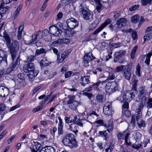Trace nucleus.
Returning <instances> with one entry per match:
<instances>
[{
  "label": "nucleus",
  "mask_w": 152,
  "mask_h": 152,
  "mask_svg": "<svg viewBox=\"0 0 152 152\" xmlns=\"http://www.w3.org/2000/svg\"><path fill=\"white\" fill-rule=\"evenodd\" d=\"M102 71L101 68H97L93 71V73L95 75L99 74L100 72Z\"/></svg>",
  "instance_id": "obj_55"
},
{
  "label": "nucleus",
  "mask_w": 152,
  "mask_h": 152,
  "mask_svg": "<svg viewBox=\"0 0 152 152\" xmlns=\"http://www.w3.org/2000/svg\"><path fill=\"white\" fill-rule=\"evenodd\" d=\"M23 70L25 72H28L27 75L30 78H33L37 76L38 71L35 69L34 64L32 63L25 64L23 67Z\"/></svg>",
  "instance_id": "obj_3"
},
{
  "label": "nucleus",
  "mask_w": 152,
  "mask_h": 152,
  "mask_svg": "<svg viewBox=\"0 0 152 152\" xmlns=\"http://www.w3.org/2000/svg\"><path fill=\"white\" fill-rule=\"evenodd\" d=\"M68 53L66 51L63 52L61 55V57L60 59H58V63H61L64 60L65 58L67 57Z\"/></svg>",
  "instance_id": "obj_29"
},
{
  "label": "nucleus",
  "mask_w": 152,
  "mask_h": 152,
  "mask_svg": "<svg viewBox=\"0 0 152 152\" xmlns=\"http://www.w3.org/2000/svg\"><path fill=\"white\" fill-rule=\"evenodd\" d=\"M130 135V133H128L125 135V143L128 146H130L131 144L129 140L128 139Z\"/></svg>",
  "instance_id": "obj_34"
},
{
  "label": "nucleus",
  "mask_w": 152,
  "mask_h": 152,
  "mask_svg": "<svg viewBox=\"0 0 152 152\" xmlns=\"http://www.w3.org/2000/svg\"><path fill=\"white\" fill-rule=\"evenodd\" d=\"M79 12L83 14V18L86 20H92L93 18V15L89 12L86 10L83 7L82 5L79 7Z\"/></svg>",
  "instance_id": "obj_7"
},
{
  "label": "nucleus",
  "mask_w": 152,
  "mask_h": 152,
  "mask_svg": "<svg viewBox=\"0 0 152 152\" xmlns=\"http://www.w3.org/2000/svg\"><path fill=\"white\" fill-rule=\"evenodd\" d=\"M82 82H81V85L83 86H84L86 84H87L90 82V81L89 79V77L87 76L83 77L81 78Z\"/></svg>",
  "instance_id": "obj_22"
},
{
  "label": "nucleus",
  "mask_w": 152,
  "mask_h": 152,
  "mask_svg": "<svg viewBox=\"0 0 152 152\" xmlns=\"http://www.w3.org/2000/svg\"><path fill=\"white\" fill-rule=\"evenodd\" d=\"M24 76L25 75L23 73H19L18 75V78L21 80H23L25 79Z\"/></svg>",
  "instance_id": "obj_59"
},
{
  "label": "nucleus",
  "mask_w": 152,
  "mask_h": 152,
  "mask_svg": "<svg viewBox=\"0 0 152 152\" xmlns=\"http://www.w3.org/2000/svg\"><path fill=\"white\" fill-rule=\"evenodd\" d=\"M138 99L136 100V102H139V104H145L146 98L145 96L147 93V91L144 87L141 86L138 89Z\"/></svg>",
  "instance_id": "obj_4"
},
{
  "label": "nucleus",
  "mask_w": 152,
  "mask_h": 152,
  "mask_svg": "<svg viewBox=\"0 0 152 152\" xmlns=\"http://www.w3.org/2000/svg\"><path fill=\"white\" fill-rule=\"evenodd\" d=\"M126 66L122 65L121 66H117L115 68L114 72H119L122 71V72L124 67H125Z\"/></svg>",
  "instance_id": "obj_36"
},
{
  "label": "nucleus",
  "mask_w": 152,
  "mask_h": 152,
  "mask_svg": "<svg viewBox=\"0 0 152 152\" xmlns=\"http://www.w3.org/2000/svg\"><path fill=\"white\" fill-rule=\"evenodd\" d=\"M141 70V67L139 64H138L136 67L135 73L138 77H140V71Z\"/></svg>",
  "instance_id": "obj_50"
},
{
  "label": "nucleus",
  "mask_w": 152,
  "mask_h": 152,
  "mask_svg": "<svg viewBox=\"0 0 152 152\" xmlns=\"http://www.w3.org/2000/svg\"><path fill=\"white\" fill-rule=\"evenodd\" d=\"M97 25V23L95 22H94L91 24L88 28L89 31H92L96 27Z\"/></svg>",
  "instance_id": "obj_46"
},
{
  "label": "nucleus",
  "mask_w": 152,
  "mask_h": 152,
  "mask_svg": "<svg viewBox=\"0 0 152 152\" xmlns=\"http://www.w3.org/2000/svg\"><path fill=\"white\" fill-rule=\"evenodd\" d=\"M147 107L148 109L152 108V98H149L147 102Z\"/></svg>",
  "instance_id": "obj_43"
},
{
  "label": "nucleus",
  "mask_w": 152,
  "mask_h": 152,
  "mask_svg": "<svg viewBox=\"0 0 152 152\" xmlns=\"http://www.w3.org/2000/svg\"><path fill=\"white\" fill-rule=\"evenodd\" d=\"M97 115L96 113L94 111H93L88 116V117H91L93 118H96L97 116Z\"/></svg>",
  "instance_id": "obj_62"
},
{
  "label": "nucleus",
  "mask_w": 152,
  "mask_h": 152,
  "mask_svg": "<svg viewBox=\"0 0 152 152\" xmlns=\"http://www.w3.org/2000/svg\"><path fill=\"white\" fill-rule=\"evenodd\" d=\"M49 32L52 35L56 37L60 36L62 31L55 25H52L49 28Z\"/></svg>",
  "instance_id": "obj_11"
},
{
  "label": "nucleus",
  "mask_w": 152,
  "mask_h": 152,
  "mask_svg": "<svg viewBox=\"0 0 152 152\" xmlns=\"http://www.w3.org/2000/svg\"><path fill=\"white\" fill-rule=\"evenodd\" d=\"M72 122L74 124L77 125L81 127L83 126V124L82 123V121L79 118H78L76 121L75 120L72 121Z\"/></svg>",
  "instance_id": "obj_40"
},
{
  "label": "nucleus",
  "mask_w": 152,
  "mask_h": 152,
  "mask_svg": "<svg viewBox=\"0 0 152 152\" xmlns=\"http://www.w3.org/2000/svg\"><path fill=\"white\" fill-rule=\"evenodd\" d=\"M23 28L24 26L22 25H21L19 27L17 35V38L18 40L21 39L22 31H23Z\"/></svg>",
  "instance_id": "obj_23"
},
{
  "label": "nucleus",
  "mask_w": 152,
  "mask_h": 152,
  "mask_svg": "<svg viewBox=\"0 0 152 152\" xmlns=\"http://www.w3.org/2000/svg\"><path fill=\"white\" fill-rule=\"evenodd\" d=\"M139 5H138L136 4L134 5L133 6L130 7L129 8V10L130 11H135L137 10L139 7Z\"/></svg>",
  "instance_id": "obj_52"
},
{
  "label": "nucleus",
  "mask_w": 152,
  "mask_h": 152,
  "mask_svg": "<svg viewBox=\"0 0 152 152\" xmlns=\"http://www.w3.org/2000/svg\"><path fill=\"white\" fill-rule=\"evenodd\" d=\"M49 62L46 58H44L40 62V65L41 67H44L47 66L49 64Z\"/></svg>",
  "instance_id": "obj_25"
},
{
  "label": "nucleus",
  "mask_w": 152,
  "mask_h": 152,
  "mask_svg": "<svg viewBox=\"0 0 152 152\" xmlns=\"http://www.w3.org/2000/svg\"><path fill=\"white\" fill-rule=\"evenodd\" d=\"M49 32L47 35H46L45 39L47 41H50L51 40V36L49 34Z\"/></svg>",
  "instance_id": "obj_57"
},
{
  "label": "nucleus",
  "mask_w": 152,
  "mask_h": 152,
  "mask_svg": "<svg viewBox=\"0 0 152 152\" xmlns=\"http://www.w3.org/2000/svg\"><path fill=\"white\" fill-rule=\"evenodd\" d=\"M6 41V44L7 47L9 49L11 55L13 62H14V58L17 54L19 50V43L16 40L12 41L11 42V39L9 35L4 31L2 36Z\"/></svg>",
  "instance_id": "obj_1"
},
{
  "label": "nucleus",
  "mask_w": 152,
  "mask_h": 152,
  "mask_svg": "<svg viewBox=\"0 0 152 152\" xmlns=\"http://www.w3.org/2000/svg\"><path fill=\"white\" fill-rule=\"evenodd\" d=\"M138 81V80L136 79H134L133 81V83L132 84V88L133 89H134V90H136V88Z\"/></svg>",
  "instance_id": "obj_53"
},
{
  "label": "nucleus",
  "mask_w": 152,
  "mask_h": 152,
  "mask_svg": "<svg viewBox=\"0 0 152 152\" xmlns=\"http://www.w3.org/2000/svg\"><path fill=\"white\" fill-rule=\"evenodd\" d=\"M111 104L110 102H106L103 107V113L104 114L109 116L112 115L113 113V111L111 107Z\"/></svg>",
  "instance_id": "obj_9"
},
{
  "label": "nucleus",
  "mask_w": 152,
  "mask_h": 152,
  "mask_svg": "<svg viewBox=\"0 0 152 152\" xmlns=\"http://www.w3.org/2000/svg\"><path fill=\"white\" fill-rule=\"evenodd\" d=\"M137 105L138 108L136 109V120L138 121L142 117V111L145 104H139Z\"/></svg>",
  "instance_id": "obj_13"
},
{
  "label": "nucleus",
  "mask_w": 152,
  "mask_h": 152,
  "mask_svg": "<svg viewBox=\"0 0 152 152\" xmlns=\"http://www.w3.org/2000/svg\"><path fill=\"white\" fill-rule=\"evenodd\" d=\"M113 146L114 144L113 143V142H111L110 143L109 147L105 149V151L107 152H111L113 149Z\"/></svg>",
  "instance_id": "obj_48"
},
{
  "label": "nucleus",
  "mask_w": 152,
  "mask_h": 152,
  "mask_svg": "<svg viewBox=\"0 0 152 152\" xmlns=\"http://www.w3.org/2000/svg\"><path fill=\"white\" fill-rule=\"evenodd\" d=\"M130 133L128 132V130H126L122 132H120L117 135V137L118 140H123L125 138V136L128 133Z\"/></svg>",
  "instance_id": "obj_21"
},
{
  "label": "nucleus",
  "mask_w": 152,
  "mask_h": 152,
  "mask_svg": "<svg viewBox=\"0 0 152 152\" xmlns=\"http://www.w3.org/2000/svg\"><path fill=\"white\" fill-rule=\"evenodd\" d=\"M78 105V103L76 101H73L72 103L68 106L72 110H75L77 109V107Z\"/></svg>",
  "instance_id": "obj_28"
},
{
  "label": "nucleus",
  "mask_w": 152,
  "mask_h": 152,
  "mask_svg": "<svg viewBox=\"0 0 152 152\" xmlns=\"http://www.w3.org/2000/svg\"><path fill=\"white\" fill-rule=\"evenodd\" d=\"M52 49L53 50L54 53L56 54L57 56V61H58V59L60 58V55L59 54V53L58 52V51L57 49L55 48H52Z\"/></svg>",
  "instance_id": "obj_54"
},
{
  "label": "nucleus",
  "mask_w": 152,
  "mask_h": 152,
  "mask_svg": "<svg viewBox=\"0 0 152 152\" xmlns=\"http://www.w3.org/2000/svg\"><path fill=\"white\" fill-rule=\"evenodd\" d=\"M45 150L47 152H55L54 148L52 147L45 146Z\"/></svg>",
  "instance_id": "obj_42"
},
{
  "label": "nucleus",
  "mask_w": 152,
  "mask_h": 152,
  "mask_svg": "<svg viewBox=\"0 0 152 152\" xmlns=\"http://www.w3.org/2000/svg\"><path fill=\"white\" fill-rule=\"evenodd\" d=\"M132 135L136 140H140L142 137L141 134L139 132L137 131L134 132Z\"/></svg>",
  "instance_id": "obj_30"
},
{
  "label": "nucleus",
  "mask_w": 152,
  "mask_h": 152,
  "mask_svg": "<svg viewBox=\"0 0 152 152\" xmlns=\"http://www.w3.org/2000/svg\"><path fill=\"white\" fill-rule=\"evenodd\" d=\"M131 35L134 40H135L137 38V35L136 31H133Z\"/></svg>",
  "instance_id": "obj_61"
},
{
  "label": "nucleus",
  "mask_w": 152,
  "mask_h": 152,
  "mask_svg": "<svg viewBox=\"0 0 152 152\" xmlns=\"http://www.w3.org/2000/svg\"><path fill=\"white\" fill-rule=\"evenodd\" d=\"M95 9L96 10V12L99 13L103 9L102 6L101 4H96Z\"/></svg>",
  "instance_id": "obj_39"
},
{
  "label": "nucleus",
  "mask_w": 152,
  "mask_h": 152,
  "mask_svg": "<svg viewBox=\"0 0 152 152\" xmlns=\"http://www.w3.org/2000/svg\"><path fill=\"white\" fill-rule=\"evenodd\" d=\"M121 57L118 53L117 52H115L114 54V57L113 59L114 62H117Z\"/></svg>",
  "instance_id": "obj_35"
},
{
  "label": "nucleus",
  "mask_w": 152,
  "mask_h": 152,
  "mask_svg": "<svg viewBox=\"0 0 152 152\" xmlns=\"http://www.w3.org/2000/svg\"><path fill=\"white\" fill-rule=\"evenodd\" d=\"M49 31L48 30H44L42 32V35L41 37H39V39H41L42 38H44L45 39V36L47 35Z\"/></svg>",
  "instance_id": "obj_45"
},
{
  "label": "nucleus",
  "mask_w": 152,
  "mask_h": 152,
  "mask_svg": "<svg viewBox=\"0 0 152 152\" xmlns=\"http://www.w3.org/2000/svg\"><path fill=\"white\" fill-rule=\"evenodd\" d=\"M118 86L115 81H110L108 82L105 86V90L109 94H111L117 91Z\"/></svg>",
  "instance_id": "obj_5"
},
{
  "label": "nucleus",
  "mask_w": 152,
  "mask_h": 152,
  "mask_svg": "<svg viewBox=\"0 0 152 152\" xmlns=\"http://www.w3.org/2000/svg\"><path fill=\"white\" fill-rule=\"evenodd\" d=\"M77 127H78V126H75L74 127V128L73 129L72 127L71 126H70L69 129H70V130L73 131V132L76 134L78 132V131L77 129Z\"/></svg>",
  "instance_id": "obj_56"
},
{
  "label": "nucleus",
  "mask_w": 152,
  "mask_h": 152,
  "mask_svg": "<svg viewBox=\"0 0 152 152\" xmlns=\"http://www.w3.org/2000/svg\"><path fill=\"white\" fill-rule=\"evenodd\" d=\"M62 142L64 145L69 146L71 148L78 146L77 142L76 140L74 134H67L64 137Z\"/></svg>",
  "instance_id": "obj_2"
},
{
  "label": "nucleus",
  "mask_w": 152,
  "mask_h": 152,
  "mask_svg": "<svg viewBox=\"0 0 152 152\" xmlns=\"http://www.w3.org/2000/svg\"><path fill=\"white\" fill-rule=\"evenodd\" d=\"M34 145L37 150H40V149L42 146V145L37 142L34 141Z\"/></svg>",
  "instance_id": "obj_49"
},
{
  "label": "nucleus",
  "mask_w": 152,
  "mask_h": 152,
  "mask_svg": "<svg viewBox=\"0 0 152 152\" xmlns=\"http://www.w3.org/2000/svg\"><path fill=\"white\" fill-rule=\"evenodd\" d=\"M140 16L139 15H134L131 18V21L134 23H137L139 21Z\"/></svg>",
  "instance_id": "obj_33"
},
{
  "label": "nucleus",
  "mask_w": 152,
  "mask_h": 152,
  "mask_svg": "<svg viewBox=\"0 0 152 152\" xmlns=\"http://www.w3.org/2000/svg\"><path fill=\"white\" fill-rule=\"evenodd\" d=\"M96 99L98 102L102 103L104 102V96L102 94H98L96 96Z\"/></svg>",
  "instance_id": "obj_37"
},
{
  "label": "nucleus",
  "mask_w": 152,
  "mask_h": 152,
  "mask_svg": "<svg viewBox=\"0 0 152 152\" xmlns=\"http://www.w3.org/2000/svg\"><path fill=\"white\" fill-rule=\"evenodd\" d=\"M106 73L108 75V77L103 76L100 77V80L101 81L102 84L103 83H106L109 80H113L115 77V76L113 73H110L108 71L106 72Z\"/></svg>",
  "instance_id": "obj_12"
},
{
  "label": "nucleus",
  "mask_w": 152,
  "mask_h": 152,
  "mask_svg": "<svg viewBox=\"0 0 152 152\" xmlns=\"http://www.w3.org/2000/svg\"><path fill=\"white\" fill-rule=\"evenodd\" d=\"M66 23L68 28L72 29L78 26L79 22L75 19L70 18L67 20Z\"/></svg>",
  "instance_id": "obj_10"
},
{
  "label": "nucleus",
  "mask_w": 152,
  "mask_h": 152,
  "mask_svg": "<svg viewBox=\"0 0 152 152\" xmlns=\"http://www.w3.org/2000/svg\"><path fill=\"white\" fill-rule=\"evenodd\" d=\"M10 8L9 7L4 5L3 4H1L0 5V15L1 18L3 17L4 14L8 12Z\"/></svg>",
  "instance_id": "obj_14"
},
{
  "label": "nucleus",
  "mask_w": 152,
  "mask_h": 152,
  "mask_svg": "<svg viewBox=\"0 0 152 152\" xmlns=\"http://www.w3.org/2000/svg\"><path fill=\"white\" fill-rule=\"evenodd\" d=\"M142 145H141V144H133L132 145V147L134 148L138 149L140 148L142 146Z\"/></svg>",
  "instance_id": "obj_64"
},
{
  "label": "nucleus",
  "mask_w": 152,
  "mask_h": 152,
  "mask_svg": "<svg viewBox=\"0 0 152 152\" xmlns=\"http://www.w3.org/2000/svg\"><path fill=\"white\" fill-rule=\"evenodd\" d=\"M9 93V89L7 88L0 86V96L4 97L8 95Z\"/></svg>",
  "instance_id": "obj_17"
},
{
  "label": "nucleus",
  "mask_w": 152,
  "mask_h": 152,
  "mask_svg": "<svg viewBox=\"0 0 152 152\" xmlns=\"http://www.w3.org/2000/svg\"><path fill=\"white\" fill-rule=\"evenodd\" d=\"M152 0H142L141 2L142 5L145 6L148 4L151 3Z\"/></svg>",
  "instance_id": "obj_51"
},
{
  "label": "nucleus",
  "mask_w": 152,
  "mask_h": 152,
  "mask_svg": "<svg viewBox=\"0 0 152 152\" xmlns=\"http://www.w3.org/2000/svg\"><path fill=\"white\" fill-rule=\"evenodd\" d=\"M36 59L35 55H30L27 57V61L28 62H31L33 61Z\"/></svg>",
  "instance_id": "obj_38"
},
{
  "label": "nucleus",
  "mask_w": 152,
  "mask_h": 152,
  "mask_svg": "<svg viewBox=\"0 0 152 152\" xmlns=\"http://www.w3.org/2000/svg\"><path fill=\"white\" fill-rule=\"evenodd\" d=\"M127 22L126 19L125 18H122L118 19L115 25V28H121L125 26Z\"/></svg>",
  "instance_id": "obj_15"
},
{
  "label": "nucleus",
  "mask_w": 152,
  "mask_h": 152,
  "mask_svg": "<svg viewBox=\"0 0 152 152\" xmlns=\"http://www.w3.org/2000/svg\"><path fill=\"white\" fill-rule=\"evenodd\" d=\"M109 132L108 130L107 129L104 132L99 131V134L102 137H104V139L106 140L109 137L108 133H109Z\"/></svg>",
  "instance_id": "obj_24"
},
{
  "label": "nucleus",
  "mask_w": 152,
  "mask_h": 152,
  "mask_svg": "<svg viewBox=\"0 0 152 152\" xmlns=\"http://www.w3.org/2000/svg\"><path fill=\"white\" fill-rule=\"evenodd\" d=\"M111 22V19L110 18H108L101 25V26L104 28L107 25L110 24Z\"/></svg>",
  "instance_id": "obj_41"
},
{
  "label": "nucleus",
  "mask_w": 152,
  "mask_h": 152,
  "mask_svg": "<svg viewBox=\"0 0 152 152\" xmlns=\"http://www.w3.org/2000/svg\"><path fill=\"white\" fill-rule=\"evenodd\" d=\"M58 119L59 120V122L58 124V131L59 135L63 134V123L62 119L61 118L60 116L58 117Z\"/></svg>",
  "instance_id": "obj_18"
},
{
  "label": "nucleus",
  "mask_w": 152,
  "mask_h": 152,
  "mask_svg": "<svg viewBox=\"0 0 152 152\" xmlns=\"http://www.w3.org/2000/svg\"><path fill=\"white\" fill-rule=\"evenodd\" d=\"M20 56H18L16 58L15 61L14 62L12 65L13 66H15V67L17 68V66H18L20 64Z\"/></svg>",
  "instance_id": "obj_47"
},
{
  "label": "nucleus",
  "mask_w": 152,
  "mask_h": 152,
  "mask_svg": "<svg viewBox=\"0 0 152 152\" xmlns=\"http://www.w3.org/2000/svg\"><path fill=\"white\" fill-rule=\"evenodd\" d=\"M102 28L101 26L95 30L93 33V35H96L98 34L99 32L101 31L102 29Z\"/></svg>",
  "instance_id": "obj_63"
},
{
  "label": "nucleus",
  "mask_w": 152,
  "mask_h": 152,
  "mask_svg": "<svg viewBox=\"0 0 152 152\" xmlns=\"http://www.w3.org/2000/svg\"><path fill=\"white\" fill-rule=\"evenodd\" d=\"M7 56L6 54V52L3 50H1L0 51V62L2 60L4 61L7 64Z\"/></svg>",
  "instance_id": "obj_19"
},
{
  "label": "nucleus",
  "mask_w": 152,
  "mask_h": 152,
  "mask_svg": "<svg viewBox=\"0 0 152 152\" xmlns=\"http://www.w3.org/2000/svg\"><path fill=\"white\" fill-rule=\"evenodd\" d=\"M42 107L41 106H39L36 108H34L32 110V112L33 113H35L39 111L42 109Z\"/></svg>",
  "instance_id": "obj_58"
},
{
  "label": "nucleus",
  "mask_w": 152,
  "mask_h": 152,
  "mask_svg": "<svg viewBox=\"0 0 152 152\" xmlns=\"http://www.w3.org/2000/svg\"><path fill=\"white\" fill-rule=\"evenodd\" d=\"M152 38V33L150 32L146 34L144 37V41L143 44L144 43L145 41L149 40Z\"/></svg>",
  "instance_id": "obj_31"
},
{
  "label": "nucleus",
  "mask_w": 152,
  "mask_h": 152,
  "mask_svg": "<svg viewBox=\"0 0 152 152\" xmlns=\"http://www.w3.org/2000/svg\"><path fill=\"white\" fill-rule=\"evenodd\" d=\"M22 8V6L21 5H20L14 12L12 15L14 19H15L17 17Z\"/></svg>",
  "instance_id": "obj_26"
},
{
  "label": "nucleus",
  "mask_w": 152,
  "mask_h": 152,
  "mask_svg": "<svg viewBox=\"0 0 152 152\" xmlns=\"http://www.w3.org/2000/svg\"><path fill=\"white\" fill-rule=\"evenodd\" d=\"M101 81L99 80V81L97 82L96 83L94 84L92 86H90L89 87L86 88H85L84 90L83 91V92H88L92 90L93 89V86H96L97 87L99 86L100 84L101 83Z\"/></svg>",
  "instance_id": "obj_20"
},
{
  "label": "nucleus",
  "mask_w": 152,
  "mask_h": 152,
  "mask_svg": "<svg viewBox=\"0 0 152 152\" xmlns=\"http://www.w3.org/2000/svg\"><path fill=\"white\" fill-rule=\"evenodd\" d=\"M95 58V57L93 56L92 53H86L84 56L83 58V64L85 67L89 66V63L93 59Z\"/></svg>",
  "instance_id": "obj_8"
},
{
  "label": "nucleus",
  "mask_w": 152,
  "mask_h": 152,
  "mask_svg": "<svg viewBox=\"0 0 152 152\" xmlns=\"http://www.w3.org/2000/svg\"><path fill=\"white\" fill-rule=\"evenodd\" d=\"M17 68L15 67V66H13L11 65L5 71V73L6 74H9V73L15 71L17 69Z\"/></svg>",
  "instance_id": "obj_27"
},
{
  "label": "nucleus",
  "mask_w": 152,
  "mask_h": 152,
  "mask_svg": "<svg viewBox=\"0 0 152 152\" xmlns=\"http://www.w3.org/2000/svg\"><path fill=\"white\" fill-rule=\"evenodd\" d=\"M49 31L48 30H44L42 32V35L41 37H39V39H41L42 38H44L45 39V36L47 35Z\"/></svg>",
  "instance_id": "obj_44"
},
{
  "label": "nucleus",
  "mask_w": 152,
  "mask_h": 152,
  "mask_svg": "<svg viewBox=\"0 0 152 152\" xmlns=\"http://www.w3.org/2000/svg\"><path fill=\"white\" fill-rule=\"evenodd\" d=\"M132 65L130 63L128 64L124 67L122 74L123 78L128 80H130L132 74Z\"/></svg>",
  "instance_id": "obj_6"
},
{
  "label": "nucleus",
  "mask_w": 152,
  "mask_h": 152,
  "mask_svg": "<svg viewBox=\"0 0 152 152\" xmlns=\"http://www.w3.org/2000/svg\"><path fill=\"white\" fill-rule=\"evenodd\" d=\"M140 121H137V124L139 128H140L141 127H145L146 126V123L145 122V121L140 119Z\"/></svg>",
  "instance_id": "obj_32"
},
{
  "label": "nucleus",
  "mask_w": 152,
  "mask_h": 152,
  "mask_svg": "<svg viewBox=\"0 0 152 152\" xmlns=\"http://www.w3.org/2000/svg\"><path fill=\"white\" fill-rule=\"evenodd\" d=\"M41 34L40 31H39L35 32L31 36L32 39L29 42V44L35 43L38 40V39H39V35Z\"/></svg>",
  "instance_id": "obj_16"
},
{
  "label": "nucleus",
  "mask_w": 152,
  "mask_h": 152,
  "mask_svg": "<svg viewBox=\"0 0 152 152\" xmlns=\"http://www.w3.org/2000/svg\"><path fill=\"white\" fill-rule=\"evenodd\" d=\"M121 43L120 42L113 43L111 45L112 47L114 48H118L120 46Z\"/></svg>",
  "instance_id": "obj_60"
}]
</instances>
